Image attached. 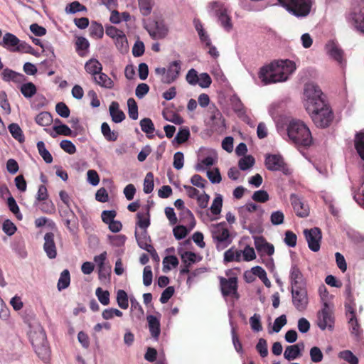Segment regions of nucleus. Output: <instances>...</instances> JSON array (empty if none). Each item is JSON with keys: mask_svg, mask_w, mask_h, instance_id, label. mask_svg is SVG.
<instances>
[{"mask_svg": "<svg viewBox=\"0 0 364 364\" xmlns=\"http://www.w3.org/2000/svg\"><path fill=\"white\" fill-rule=\"evenodd\" d=\"M290 141L297 146L308 147L311 145L313 139L309 128L304 122L291 119L287 128Z\"/></svg>", "mask_w": 364, "mask_h": 364, "instance_id": "1", "label": "nucleus"}, {"mask_svg": "<svg viewBox=\"0 0 364 364\" xmlns=\"http://www.w3.org/2000/svg\"><path fill=\"white\" fill-rule=\"evenodd\" d=\"M264 210L253 203H247L238 208L239 219L243 228L253 232L255 225H260Z\"/></svg>", "mask_w": 364, "mask_h": 364, "instance_id": "2", "label": "nucleus"}, {"mask_svg": "<svg viewBox=\"0 0 364 364\" xmlns=\"http://www.w3.org/2000/svg\"><path fill=\"white\" fill-rule=\"evenodd\" d=\"M30 339L35 352L43 361L48 362L50 356L46 334L41 326H37L30 333Z\"/></svg>", "mask_w": 364, "mask_h": 364, "instance_id": "3", "label": "nucleus"}, {"mask_svg": "<svg viewBox=\"0 0 364 364\" xmlns=\"http://www.w3.org/2000/svg\"><path fill=\"white\" fill-rule=\"evenodd\" d=\"M303 102L307 112L315 111V107L323 106L322 92L314 82L306 83L304 89Z\"/></svg>", "mask_w": 364, "mask_h": 364, "instance_id": "4", "label": "nucleus"}, {"mask_svg": "<svg viewBox=\"0 0 364 364\" xmlns=\"http://www.w3.org/2000/svg\"><path fill=\"white\" fill-rule=\"evenodd\" d=\"M210 230L218 250H223L231 244L232 239L225 223L213 224Z\"/></svg>", "mask_w": 364, "mask_h": 364, "instance_id": "5", "label": "nucleus"}, {"mask_svg": "<svg viewBox=\"0 0 364 364\" xmlns=\"http://www.w3.org/2000/svg\"><path fill=\"white\" fill-rule=\"evenodd\" d=\"M289 13L298 17L306 16L311 11L312 0H279Z\"/></svg>", "mask_w": 364, "mask_h": 364, "instance_id": "6", "label": "nucleus"}, {"mask_svg": "<svg viewBox=\"0 0 364 364\" xmlns=\"http://www.w3.org/2000/svg\"><path fill=\"white\" fill-rule=\"evenodd\" d=\"M271 63L274 74V81H277V83L287 81L296 70L295 63L290 60H280Z\"/></svg>", "mask_w": 364, "mask_h": 364, "instance_id": "7", "label": "nucleus"}, {"mask_svg": "<svg viewBox=\"0 0 364 364\" xmlns=\"http://www.w3.org/2000/svg\"><path fill=\"white\" fill-rule=\"evenodd\" d=\"M180 71L181 63L177 60L170 63L167 68L158 67L154 70L156 75L164 84H171L175 82L179 77Z\"/></svg>", "mask_w": 364, "mask_h": 364, "instance_id": "8", "label": "nucleus"}, {"mask_svg": "<svg viewBox=\"0 0 364 364\" xmlns=\"http://www.w3.org/2000/svg\"><path fill=\"white\" fill-rule=\"evenodd\" d=\"M315 111L307 112L313 122L318 127H328L333 119V113L331 108L324 102L323 106L315 107Z\"/></svg>", "mask_w": 364, "mask_h": 364, "instance_id": "9", "label": "nucleus"}, {"mask_svg": "<svg viewBox=\"0 0 364 364\" xmlns=\"http://www.w3.org/2000/svg\"><path fill=\"white\" fill-rule=\"evenodd\" d=\"M0 46L11 52H31L30 45L21 41L15 35L11 33H6L3 36Z\"/></svg>", "mask_w": 364, "mask_h": 364, "instance_id": "10", "label": "nucleus"}, {"mask_svg": "<svg viewBox=\"0 0 364 364\" xmlns=\"http://www.w3.org/2000/svg\"><path fill=\"white\" fill-rule=\"evenodd\" d=\"M264 164L269 171H281L285 175L291 173V170L280 154H266Z\"/></svg>", "mask_w": 364, "mask_h": 364, "instance_id": "11", "label": "nucleus"}, {"mask_svg": "<svg viewBox=\"0 0 364 364\" xmlns=\"http://www.w3.org/2000/svg\"><path fill=\"white\" fill-rule=\"evenodd\" d=\"M210 6V12L218 18L220 25L226 31H230L232 28V24L226 7L219 2H213Z\"/></svg>", "mask_w": 364, "mask_h": 364, "instance_id": "12", "label": "nucleus"}, {"mask_svg": "<svg viewBox=\"0 0 364 364\" xmlns=\"http://www.w3.org/2000/svg\"><path fill=\"white\" fill-rule=\"evenodd\" d=\"M144 24L145 29L153 39H161L168 34V27L162 21L149 20Z\"/></svg>", "mask_w": 364, "mask_h": 364, "instance_id": "13", "label": "nucleus"}, {"mask_svg": "<svg viewBox=\"0 0 364 364\" xmlns=\"http://www.w3.org/2000/svg\"><path fill=\"white\" fill-rule=\"evenodd\" d=\"M317 325L321 330L328 329L332 331L334 326V318L329 304H325L318 313Z\"/></svg>", "mask_w": 364, "mask_h": 364, "instance_id": "14", "label": "nucleus"}, {"mask_svg": "<svg viewBox=\"0 0 364 364\" xmlns=\"http://www.w3.org/2000/svg\"><path fill=\"white\" fill-rule=\"evenodd\" d=\"M292 304L299 311H304L309 304L306 287L291 289Z\"/></svg>", "mask_w": 364, "mask_h": 364, "instance_id": "15", "label": "nucleus"}, {"mask_svg": "<svg viewBox=\"0 0 364 364\" xmlns=\"http://www.w3.org/2000/svg\"><path fill=\"white\" fill-rule=\"evenodd\" d=\"M304 236L308 243L309 248L313 252H318L320 250L321 240V232L319 228H314L306 229L304 231Z\"/></svg>", "mask_w": 364, "mask_h": 364, "instance_id": "16", "label": "nucleus"}, {"mask_svg": "<svg viewBox=\"0 0 364 364\" xmlns=\"http://www.w3.org/2000/svg\"><path fill=\"white\" fill-rule=\"evenodd\" d=\"M291 289L306 287V280L300 269L292 264L289 272Z\"/></svg>", "mask_w": 364, "mask_h": 364, "instance_id": "17", "label": "nucleus"}, {"mask_svg": "<svg viewBox=\"0 0 364 364\" xmlns=\"http://www.w3.org/2000/svg\"><path fill=\"white\" fill-rule=\"evenodd\" d=\"M326 50L327 54L341 66L346 64V60L343 58V51L337 42L333 41H328L326 45Z\"/></svg>", "mask_w": 364, "mask_h": 364, "instance_id": "18", "label": "nucleus"}, {"mask_svg": "<svg viewBox=\"0 0 364 364\" xmlns=\"http://www.w3.org/2000/svg\"><path fill=\"white\" fill-rule=\"evenodd\" d=\"M221 291L224 296L236 294L237 288V278L230 277L228 279L221 277L220 279Z\"/></svg>", "mask_w": 364, "mask_h": 364, "instance_id": "19", "label": "nucleus"}, {"mask_svg": "<svg viewBox=\"0 0 364 364\" xmlns=\"http://www.w3.org/2000/svg\"><path fill=\"white\" fill-rule=\"evenodd\" d=\"M290 201L296 214L301 218L306 217L309 215V208L304 203L302 199L296 194L290 196Z\"/></svg>", "mask_w": 364, "mask_h": 364, "instance_id": "20", "label": "nucleus"}, {"mask_svg": "<svg viewBox=\"0 0 364 364\" xmlns=\"http://www.w3.org/2000/svg\"><path fill=\"white\" fill-rule=\"evenodd\" d=\"M255 246L257 252L262 255L272 256L274 252L273 245L267 242L262 237H255Z\"/></svg>", "mask_w": 364, "mask_h": 364, "instance_id": "21", "label": "nucleus"}, {"mask_svg": "<svg viewBox=\"0 0 364 364\" xmlns=\"http://www.w3.org/2000/svg\"><path fill=\"white\" fill-rule=\"evenodd\" d=\"M258 77L263 85L277 83V81H274V74L272 68V63L264 65L259 69Z\"/></svg>", "mask_w": 364, "mask_h": 364, "instance_id": "22", "label": "nucleus"}, {"mask_svg": "<svg viewBox=\"0 0 364 364\" xmlns=\"http://www.w3.org/2000/svg\"><path fill=\"white\" fill-rule=\"evenodd\" d=\"M43 250L46 255L50 259H54L57 256V250L54 242V235L52 232H48L44 236Z\"/></svg>", "mask_w": 364, "mask_h": 364, "instance_id": "23", "label": "nucleus"}, {"mask_svg": "<svg viewBox=\"0 0 364 364\" xmlns=\"http://www.w3.org/2000/svg\"><path fill=\"white\" fill-rule=\"evenodd\" d=\"M148 327L151 337L158 341L161 333L160 319L154 315H148L146 317Z\"/></svg>", "mask_w": 364, "mask_h": 364, "instance_id": "24", "label": "nucleus"}, {"mask_svg": "<svg viewBox=\"0 0 364 364\" xmlns=\"http://www.w3.org/2000/svg\"><path fill=\"white\" fill-rule=\"evenodd\" d=\"M349 18L353 21L355 28L364 33V5L358 9H355Z\"/></svg>", "mask_w": 364, "mask_h": 364, "instance_id": "25", "label": "nucleus"}, {"mask_svg": "<svg viewBox=\"0 0 364 364\" xmlns=\"http://www.w3.org/2000/svg\"><path fill=\"white\" fill-rule=\"evenodd\" d=\"M304 349V343H299L295 345L288 346L284 353V357L288 360H292L301 355Z\"/></svg>", "mask_w": 364, "mask_h": 364, "instance_id": "26", "label": "nucleus"}, {"mask_svg": "<svg viewBox=\"0 0 364 364\" xmlns=\"http://www.w3.org/2000/svg\"><path fill=\"white\" fill-rule=\"evenodd\" d=\"M1 77L4 81H12L18 84L25 82L26 80V77L23 74L16 73L9 68H6L3 70Z\"/></svg>", "mask_w": 364, "mask_h": 364, "instance_id": "27", "label": "nucleus"}, {"mask_svg": "<svg viewBox=\"0 0 364 364\" xmlns=\"http://www.w3.org/2000/svg\"><path fill=\"white\" fill-rule=\"evenodd\" d=\"M95 83L102 88L112 89L114 86V81L105 73L100 71L92 78Z\"/></svg>", "mask_w": 364, "mask_h": 364, "instance_id": "28", "label": "nucleus"}, {"mask_svg": "<svg viewBox=\"0 0 364 364\" xmlns=\"http://www.w3.org/2000/svg\"><path fill=\"white\" fill-rule=\"evenodd\" d=\"M135 237L137 241L138 245L140 248L147 250L152 245H151V240L148 235L147 230H141L140 232L136 228Z\"/></svg>", "mask_w": 364, "mask_h": 364, "instance_id": "29", "label": "nucleus"}, {"mask_svg": "<svg viewBox=\"0 0 364 364\" xmlns=\"http://www.w3.org/2000/svg\"><path fill=\"white\" fill-rule=\"evenodd\" d=\"M85 70L93 78L102 70V65L96 58H91L85 63Z\"/></svg>", "mask_w": 364, "mask_h": 364, "instance_id": "30", "label": "nucleus"}, {"mask_svg": "<svg viewBox=\"0 0 364 364\" xmlns=\"http://www.w3.org/2000/svg\"><path fill=\"white\" fill-rule=\"evenodd\" d=\"M130 303L131 316L137 321L141 320L144 316L142 306L134 296L130 297Z\"/></svg>", "mask_w": 364, "mask_h": 364, "instance_id": "31", "label": "nucleus"}, {"mask_svg": "<svg viewBox=\"0 0 364 364\" xmlns=\"http://www.w3.org/2000/svg\"><path fill=\"white\" fill-rule=\"evenodd\" d=\"M348 311L350 331L352 334L358 337L360 335L362 332L360 324L358 323V319L355 317L353 309H350Z\"/></svg>", "mask_w": 364, "mask_h": 364, "instance_id": "32", "label": "nucleus"}, {"mask_svg": "<svg viewBox=\"0 0 364 364\" xmlns=\"http://www.w3.org/2000/svg\"><path fill=\"white\" fill-rule=\"evenodd\" d=\"M109 109L112 119L114 123H120L125 119V114L119 109L118 102H112Z\"/></svg>", "mask_w": 364, "mask_h": 364, "instance_id": "33", "label": "nucleus"}, {"mask_svg": "<svg viewBox=\"0 0 364 364\" xmlns=\"http://www.w3.org/2000/svg\"><path fill=\"white\" fill-rule=\"evenodd\" d=\"M217 160V155L213 153L200 160V161L196 166V169L198 171H204L206 168L210 167L215 164Z\"/></svg>", "mask_w": 364, "mask_h": 364, "instance_id": "34", "label": "nucleus"}, {"mask_svg": "<svg viewBox=\"0 0 364 364\" xmlns=\"http://www.w3.org/2000/svg\"><path fill=\"white\" fill-rule=\"evenodd\" d=\"M183 263L184 264H188L191 266L192 264L200 262L202 259V257L196 255L194 252H188V251H184V252H178Z\"/></svg>", "mask_w": 364, "mask_h": 364, "instance_id": "35", "label": "nucleus"}, {"mask_svg": "<svg viewBox=\"0 0 364 364\" xmlns=\"http://www.w3.org/2000/svg\"><path fill=\"white\" fill-rule=\"evenodd\" d=\"M90 43L85 37H77L75 41V49L80 56H85L88 53Z\"/></svg>", "mask_w": 364, "mask_h": 364, "instance_id": "36", "label": "nucleus"}, {"mask_svg": "<svg viewBox=\"0 0 364 364\" xmlns=\"http://www.w3.org/2000/svg\"><path fill=\"white\" fill-rule=\"evenodd\" d=\"M19 84H20V87H19L20 91L24 97L28 98V99L31 98L32 97H33L36 95V93L37 92V89H36V85L33 82H23Z\"/></svg>", "mask_w": 364, "mask_h": 364, "instance_id": "37", "label": "nucleus"}, {"mask_svg": "<svg viewBox=\"0 0 364 364\" xmlns=\"http://www.w3.org/2000/svg\"><path fill=\"white\" fill-rule=\"evenodd\" d=\"M136 229L139 228L141 230H146L150 225V218L149 212L138 213L136 214Z\"/></svg>", "mask_w": 364, "mask_h": 364, "instance_id": "38", "label": "nucleus"}, {"mask_svg": "<svg viewBox=\"0 0 364 364\" xmlns=\"http://www.w3.org/2000/svg\"><path fill=\"white\" fill-rule=\"evenodd\" d=\"M354 142L358 154L364 160V130L356 134Z\"/></svg>", "mask_w": 364, "mask_h": 364, "instance_id": "39", "label": "nucleus"}, {"mask_svg": "<svg viewBox=\"0 0 364 364\" xmlns=\"http://www.w3.org/2000/svg\"><path fill=\"white\" fill-rule=\"evenodd\" d=\"M338 357L348 364H358L359 363L358 357L350 350L340 351L338 354Z\"/></svg>", "mask_w": 364, "mask_h": 364, "instance_id": "40", "label": "nucleus"}, {"mask_svg": "<svg viewBox=\"0 0 364 364\" xmlns=\"http://www.w3.org/2000/svg\"><path fill=\"white\" fill-rule=\"evenodd\" d=\"M70 283V275L68 269H64L60 275L58 282V289L62 291L68 288Z\"/></svg>", "mask_w": 364, "mask_h": 364, "instance_id": "41", "label": "nucleus"}, {"mask_svg": "<svg viewBox=\"0 0 364 364\" xmlns=\"http://www.w3.org/2000/svg\"><path fill=\"white\" fill-rule=\"evenodd\" d=\"M37 148L39 154L43 158L44 161L47 164H51L53 162V156L49 151L46 149L44 142L42 141H38L37 143Z\"/></svg>", "mask_w": 364, "mask_h": 364, "instance_id": "42", "label": "nucleus"}, {"mask_svg": "<svg viewBox=\"0 0 364 364\" xmlns=\"http://www.w3.org/2000/svg\"><path fill=\"white\" fill-rule=\"evenodd\" d=\"M9 131L11 133V136L19 142H22L24 141V135L23 134L22 129L18 124L12 123L9 125Z\"/></svg>", "mask_w": 364, "mask_h": 364, "instance_id": "43", "label": "nucleus"}, {"mask_svg": "<svg viewBox=\"0 0 364 364\" xmlns=\"http://www.w3.org/2000/svg\"><path fill=\"white\" fill-rule=\"evenodd\" d=\"M178 264V260L176 256H166L163 259V270L166 272L170 271L172 268L177 267Z\"/></svg>", "mask_w": 364, "mask_h": 364, "instance_id": "44", "label": "nucleus"}, {"mask_svg": "<svg viewBox=\"0 0 364 364\" xmlns=\"http://www.w3.org/2000/svg\"><path fill=\"white\" fill-rule=\"evenodd\" d=\"M230 325L231 326V336H232V344L234 346V348L238 353L242 354L243 353L242 346L241 342L239 340V338L236 333L235 328L233 323L232 322L231 320H230Z\"/></svg>", "mask_w": 364, "mask_h": 364, "instance_id": "45", "label": "nucleus"}, {"mask_svg": "<svg viewBox=\"0 0 364 364\" xmlns=\"http://www.w3.org/2000/svg\"><path fill=\"white\" fill-rule=\"evenodd\" d=\"M211 120L215 129L222 131L225 128V119L219 111L217 110L213 113Z\"/></svg>", "mask_w": 364, "mask_h": 364, "instance_id": "46", "label": "nucleus"}, {"mask_svg": "<svg viewBox=\"0 0 364 364\" xmlns=\"http://www.w3.org/2000/svg\"><path fill=\"white\" fill-rule=\"evenodd\" d=\"M101 131L105 138L111 141H114L117 139V134L111 130L109 124L107 122H103L101 125Z\"/></svg>", "mask_w": 364, "mask_h": 364, "instance_id": "47", "label": "nucleus"}, {"mask_svg": "<svg viewBox=\"0 0 364 364\" xmlns=\"http://www.w3.org/2000/svg\"><path fill=\"white\" fill-rule=\"evenodd\" d=\"M117 302L118 306L122 309H127L129 307V298L124 290L119 289L117 291Z\"/></svg>", "mask_w": 364, "mask_h": 364, "instance_id": "48", "label": "nucleus"}, {"mask_svg": "<svg viewBox=\"0 0 364 364\" xmlns=\"http://www.w3.org/2000/svg\"><path fill=\"white\" fill-rule=\"evenodd\" d=\"M140 11L143 16H148L151 14L154 1L153 0H138Z\"/></svg>", "mask_w": 364, "mask_h": 364, "instance_id": "49", "label": "nucleus"}, {"mask_svg": "<svg viewBox=\"0 0 364 364\" xmlns=\"http://www.w3.org/2000/svg\"><path fill=\"white\" fill-rule=\"evenodd\" d=\"M154 187V175L151 172H149L144 180L143 191L145 193L149 194L153 191Z\"/></svg>", "mask_w": 364, "mask_h": 364, "instance_id": "50", "label": "nucleus"}, {"mask_svg": "<svg viewBox=\"0 0 364 364\" xmlns=\"http://www.w3.org/2000/svg\"><path fill=\"white\" fill-rule=\"evenodd\" d=\"M7 205L9 210L16 216L17 219L21 220L23 219V215L21 213L18 205L14 197L10 196L8 198Z\"/></svg>", "mask_w": 364, "mask_h": 364, "instance_id": "51", "label": "nucleus"}, {"mask_svg": "<svg viewBox=\"0 0 364 364\" xmlns=\"http://www.w3.org/2000/svg\"><path fill=\"white\" fill-rule=\"evenodd\" d=\"M128 114L131 119L136 120L138 118V107L134 98H129L127 100Z\"/></svg>", "mask_w": 364, "mask_h": 364, "instance_id": "52", "label": "nucleus"}, {"mask_svg": "<svg viewBox=\"0 0 364 364\" xmlns=\"http://www.w3.org/2000/svg\"><path fill=\"white\" fill-rule=\"evenodd\" d=\"M163 117L166 121L174 123L175 124H181L183 123V118L178 114L171 111L164 112Z\"/></svg>", "mask_w": 364, "mask_h": 364, "instance_id": "53", "label": "nucleus"}, {"mask_svg": "<svg viewBox=\"0 0 364 364\" xmlns=\"http://www.w3.org/2000/svg\"><path fill=\"white\" fill-rule=\"evenodd\" d=\"M122 311L114 308L106 309L102 313V317L105 320H110L112 319L114 316L122 317Z\"/></svg>", "mask_w": 364, "mask_h": 364, "instance_id": "54", "label": "nucleus"}, {"mask_svg": "<svg viewBox=\"0 0 364 364\" xmlns=\"http://www.w3.org/2000/svg\"><path fill=\"white\" fill-rule=\"evenodd\" d=\"M114 43L119 52L123 53L128 51V42L124 33L114 39Z\"/></svg>", "mask_w": 364, "mask_h": 364, "instance_id": "55", "label": "nucleus"}, {"mask_svg": "<svg viewBox=\"0 0 364 364\" xmlns=\"http://www.w3.org/2000/svg\"><path fill=\"white\" fill-rule=\"evenodd\" d=\"M254 164L255 159L252 156L248 155L245 156L239 160L238 166L241 170L245 171L250 168L254 165Z\"/></svg>", "mask_w": 364, "mask_h": 364, "instance_id": "56", "label": "nucleus"}, {"mask_svg": "<svg viewBox=\"0 0 364 364\" xmlns=\"http://www.w3.org/2000/svg\"><path fill=\"white\" fill-rule=\"evenodd\" d=\"M223 206V197L221 195H218L213 200L210 206V211L213 215H219L221 212Z\"/></svg>", "mask_w": 364, "mask_h": 364, "instance_id": "57", "label": "nucleus"}, {"mask_svg": "<svg viewBox=\"0 0 364 364\" xmlns=\"http://www.w3.org/2000/svg\"><path fill=\"white\" fill-rule=\"evenodd\" d=\"M206 175L212 183H219L222 181V177L218 168L208 170Z\"/></svg>", "mask_w": 364, "mask_h": 364, "instance_id": "58", "label": "nucleus"}, {"mask_svg": "<svg viewBox=\"0 0 364 364\" xmlns=\"http://www.w3.org/2000/svg\"><path fill=\"white\" fill-rule=\"evenodd\" d=\"M96 296L99 301L104 306L109 304V293L107 290H102V288L98 287L95 291Z\"/></svg>", "mask_w": 364, "mask_h": 364, "instance_id": "59", "label": "nucleus"}, {"mask_svg": "<svg viewBox=\"0 0 364 364\" xmlns=\"http://www.w3.org/2000/svg\"><path fill=\"white\" fill-rule=\"evenodd\" d=\"M51 115L47 112L38 114L36 117V122L41 126H47L51 122Z\"/></svg>", "mask_w": 364, "mask_h": 364, "instance_id": "60", "label": "nucleus"}, {"mask_svg": "<svg viewBox=\"0 0 364 364\" xmlns=\"http://www.w3.org/2000/svg\"><path fill=\"white\" fill-rule=\"evenodd\" d=\"M309 355L314 363H320L323 358V354L321 349L317 346H314L310 349Z\"/></svg>", "mask_w": 364, "mask_h": 364, "instance_id": "61", "label": "nucleus"}, {"mask_svg": "<svg viewBox=\"0 0 364 364\" xmlns=\"http://www.w3.org/2000/svg\"><path fill=\"white\" fill-rule=\"evenodd\" d=\"M198 77L199 75L196 70L191 68L188 71L186 75V80L189 85L195 86L198 83Z\"/></svg>", "mask_w": 364, "mask_h": 364, "instance_id": "62", "label": "nucleus"}, {"mask_svg": "<svg viewBox=\"0 0 364 364\" xmlns=\"http://www.w3.org/2000/svg\"><path fill=\"white\" fill-rule=\"evenodd\" d=\"M284 215L281 210L273 211L270 215V221L273 225H279L284 223Z\"/></svg>", "mask_w": 364, "mask_h": 364, "instance_id": "63", "label": "nucleus"}, {"mask_svg": "<svg viewBox=\"0 0 364 364\" xmlns=\"http://www.w3.org/2000/svg\"><path fill=\"white\" fill-rule=\"evenodd\" d=\"M141 130L146 134H151L154 131V125L149 118H144L140 121Z\"/></svg>", "mask_w": 364, "mask_h": 364, "instance_id": "64", "label": "nucleus"}]
</instances>
